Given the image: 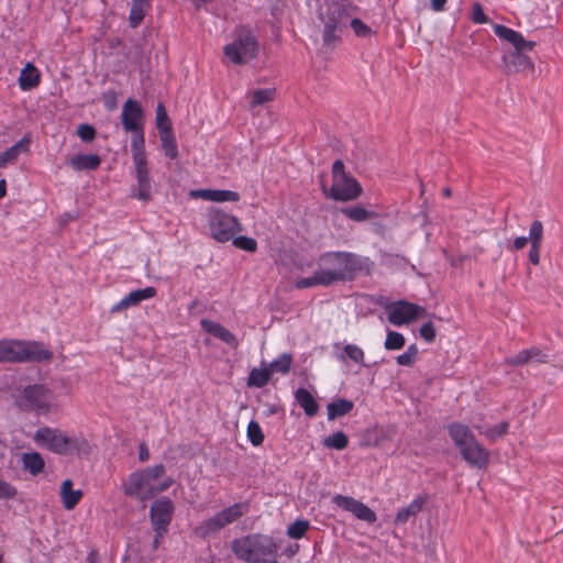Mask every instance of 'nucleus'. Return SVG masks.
I'll list each match as a JSON object with an SVG mask.
<instances>
[{"mask_svg":"<svg viewBox=\"0 0 563 563\" xmlns=\"http://www.w3.org/2000/svg\"><path fill=\"white\" fill-rule=\"evenodd\" d=\"M101 164V158L97 154H79L70 158L69 165L75 170H96Z\"/></svg>","mask_w":563,"mask_h":563,"instance_id":"b1692460","label":"nucleus"},{"mask_svg":"<svg viewBox=\"0 0 563 563\" xmlns=\"http://www.w3.org/2000/svg\"><path fill=\"white\" fill-rule=\"evenodd\" d=\"M169 483H154L141 472H135L129 476V484L124 487V494L144 501L152 499L157 494L167 489Z\"/></svg>","mask_w":563,"mask_h":563,"instance_id":"1a4fd4ad","label":"nucleus"},{"mask_svg":"<svg viewBox=\"0 0 563 563\" xmlns=\"http://www.w3.org/2000/svg\"><path fill=\"white\" fill-rule=\"evenodd\" d=\"M22 466L24 471H27L31 475L36 476L40 474L45 466L44 459L37 452H25L21 456Z\"/></svg>","mask_w":563,"mask_h":563,"instance_id":"cd10ccee","label":"nucleus"},{"mask_svg":"<svg viewBox=\"0 0 563 563\" xmlns=\"http://www.w3.org/2000/svg\"><path fill=\"white\" fill-rule=\"evenodd\" d=\"M150 457V452L145 443H141L139 446V459L142 462L147 461Z\"/></svg>","mask_w":563,"mask_h":563,"instance_id":"338daca9","label":"nucleus"},{"mask_svg":"<svg viewBox=\"0 0 563 563\" xmlns=\"http://www.w3.org/2000/svg\"><path fill=\"white\" fill-rule=\"evenodd\" d=\"M29 143L30 140L27 137H23L14 145L10 146L4 152H2L0 154V168H3L8 164L15 162L22 152L27 151Z\"/></svg>","mask_w":563,"mask_h":563,"instance_id":"bb28decb","label":"nucleus"},{"mask_svg":"<svg viewBox=\"0 0 563 563\" xmlns=\"http://www.w3.org/2000/svg\"><path fill=\"white\" fill-rule=\"evenodd\" d=\"M350 24L357 36L365 37L372 33L371 29L357 18L352 19Z\"/></svg>","mask_w":563,"mask_h":563,"instance_id":"6e6d98bb","label":"nucleus"},{"mask_svg":"<svg viewBox=\"0 0 563 563\" xmlns=\"http://www.w3.org/2000/svg\"><path fill=\"white\" fill-rule=\"evenodd\" d=\"M16 488L0 478V499H12L16 496Z\"/></svg>","mask_w":563,"mask_h":563,"instance_id":"4d7b16f0","label":"nucleus"},{"mask_svg":"<svg viewBox=\"0 0 563 563\" xmlns=\"http://www.w3.org/2000/svg\"><path fill=\"white\" fill-rule=\"evenodd\" d=\"M529 241L531 244H541L543 239V224L539 220H534L529 230Z\"/></svg>","mask_w":563,"mask_h":563,"instance_id":"8fccbe9b","label":"nucleus"},{"mask_svg":"<svg viewBox=\"0 0 563 563\" xmlns=\"http://www.w3.org/2000/svg\"><path fill=\"white\" fill-rule=\"evenodd\" d=\"M460 453L465 462L472 467L485 468L489 462V451L485 449L475 438L465 446H462Z\"/></svg>","mask_w":563,"mask_h":563,"instance_id":"2eb2a0df","label":"nucleus"},{"mask_svg":"<svg viewBox=\"0 0 563 563\" xmlns=\"http://www.w3.org/2000/svg\"><path fill=\"white\" fill-rule=\"evenodd\" d=\"M134 136L131 142V152L134 165H142L147 163L145 153V139L143 129L140 132H134Z\"/></svg>","mask_w":563,"mask_h":563,"instance_id":"c756f323","label":"nucleus"},{"mask_svg":"<svg viewBox=\"0 0 563 563\" xmlns=\"http://www.w3.org/2000/svg\"><path fill=\"white\" fill-rule=\"evenodd\" d=\"M406 340L405 336L396 331L388 330L387 336L384 343L386 350H400L405 346Z\"/></svg>","mask_w":563,"mask_h":563,"instance_id":"c03bdc74","label":"nucleus"},{"mask_svg":"<svg viewBox=\"0 0 563 563\" xmlns=\"http://www.w3.org/2000/svg\"><path fill=\"white\" fill-rule=\"evenodd\" d=\"M224 527L225 525L223 523L221 517L219 516V514H216L214 516H212L211 518L201 523V526L199 527V531L202 537H206L216 531L221 530Z\"/></svg>","mask_w":563,"mask_h":563,"instance_id":"37998d69","label":"nucleus"},{"mask_svg":"<svg viewBox=\"0 0 563 563\" xmlns=\"http://www.w3.org/2000/svg\"><path fill=\"white\" fill-rule=\"evenodd\" d=\"M529 353L528 350L520 351L512 357L506 358L505 363L511 366H520L527 364L529 362Z\"/></svg>","mask_w":563,"mask_h":563,"instance_id":"13d9d810","label":"nucleus"},{"mask_svg":"<svg viewBox=\"0 0 563 563\" xmlns=\"http://www.w3.org/2000/svg\"><path fill=\"white\" fill-rule=\"evenodd\" d=\"M77 135L82 142H91L96 136V129L87 123H82L77 128Z\"/></svg>","mask_w":563,"mask_h":563,"instance_id":"3c124183","label":"nucleus"},{"mask_svg":"<svg viewBox=\"0 0 563 563\" xmlns=\"http://www.w3.org/2000/svg\"><path fill=\"white\" fill-rule=\"evenodd\" d=\"M308 529H309V521L296 520L288 527L287 534L291 539H300L305 536V533L307 532Z\"/></svg>","mask_w":563,"mask_h":563,"instance_id":"de8ad7c7","label":"nucleus"},{"mask_svg":"<svg viewBox=\"0 0 563 563\" xmlns=\"http://www.w3.org/2000/svg\"><path fill=\"white\" fill-rule=\"evenodd\" d=\"M144 112L140 103L134 99H128L122 108L121 122L128 132H140L143 129Z\"/></svg>","mask_w":563,"mask_h":563,"instance_id":"4468645a","label":"nucleus"},{"mask_svg":"<svg viewBox=\"0 0 563 563\" xmlns=\"http://www.w3.org/2000/svg\"><path fill=\"white\" fill-rule=\"evenodd\" d=\"M15 402L20 409L38 415H47L56 409L55 394L44 384L25 386Z\"/></svg>","mask_w":563,"mask_h":563,"instance_id":"20e7f679","label":"nucleus"},{"mask_svg":"<svg viewBox=\"0 0 563 563\" xmlns=\"http://www.w3.org/2000/svg\"><path fill=\"white\" fill-rule=\"evenodd\" d=\"M471 20L476 24H484L489 21L488 16L484 13L481 3L475 2L472 7Z\"/></svg>","mask_w":563,"mask_h":563,"instance_id":"603ef678","label":"nucleus"},{"mask_svg":"<svg viewBox=\"0 0 563 563\" xmlns=\"http://www.w3.org/2000/svg\"><path fill=\"white\" fill-rule=\"evenodd\" d=\"M349 444V438L343 431H336L323 440L328 449L344 450Z\"/></svg>","mask_w":563,"mask_h":563,"instance_id":"ea45409f","label":"nucleus"},{"mask_svg":"<svg viewBox=\"0 0 563 563\" xmlns=\"http://www.w3.org/2000/svg\"><path fill=\"white\" fill-rule=\"evenodd\" d=\"M40 77L38 69L33 64L27 63L20 73L19 86L22 90H31L40 84Z\"/></svg>","mask_w":563,"mask_h":563,"instance_id":"a878e982","label":"nucleus"},{"mask_svg":"<svg viewBox=\"0 0 563 563\" xmlns=\"http://www.w3.org/2000/svg\"><path fill=\"white\" fill-rule=\"evenodd\" d=\"M319 19L324 24L323 44L332 45L340 38L336 31H341L347 23V13L344 5L339 1L327 4L324 10H320Z\"/></svg>","mask_w":563,"mask_h":563,"instance_id":"0eeeda50","label":"nucleus"},{"mask_svg":"<svg viewBox=\"0 0 563 563\" xmlns=\"http://www.w3.org/2000/svg\"><path fill=\"white\" fill-rule=\"evenodd\" d=\"M155 121L159 134L172 132V122L163 103H158L156 107Z\"/></svg>","mask_w":563,"mask_h":563,"instance_id":"79ce46f5","label":"nucleus"},{"mask_svg":"<svg viewBox=\"0 0 563 563\" xmlns=\"http://www.w3.org/2000/svg\"><path fill=\"white\" fill-rule=\"evenodd\" d=\"M449 434L459 449L465 446L475 438L467 426L459 422H453L449 426Z\"/></svg>","mask_w":563,"mask_h":563,"instance_id":"393cba45","label":"nucleus"},{"mask_svg":"<svg viewBox=\"0 0 563 563\" xmlns=\"http://www.w3.org/2000/svg\"><path fill=\"white\" fill-rule=\"evenodd\" d=\"M426 309L408 301H398L388 311V321L395 325H402L423 317Z\"/></svg>","mask_w":563,"mask_h":563,"instance_id":"9b49d317","label":"nucleus"},{"mask_svg":"<svg viewBox=\"0 0 563 563\" xmlns=\"http://www.w3.org/2000/svg\"><path fill=\"white\" fill-rule=\"evenodd\" d=\"M73 481L67 478L60 485V499L67 510L74 509L82 497V490L73 488Z\"/></svg>","mask_w":563,"mask_h":563,"instance_id":"5701e85b","label":"nucleus"},{"mask_svg":"<svg viewBox=\"0 0 563 563\" xmlns=\"http://www.w3.org/2000/svg\"><path fill=\"white\" fill-rule=\"evenodd\" d=\"M269 379H271V374H269L267 367H262V368L254 367L251 369V372L249 374L247 386L263 388L264 386L267 385Z\"/></svg>","mask_w":563,"mask_h":563,"instance_id":"72a5a7b5","label":"nucleus"},{"mask_svg":"<svg viewBox=\"0 0 563 563\" xmlns=\"http://www.w3.org/2000/svg\"><path fill=\"white\" fill-rule=\"evenodd\" d=\"M275 89L268 88V89H257L250 93L251 96V108L258 107L261 104H264L266 102H269L275 97Z\"/></svg>","mask_w":563,"mask_h":563,"instance_id":"a19ab883","label":"nucleus"},{"mask_svg":"<svg viewBox=\"0 0 563 563\" xmlns=\"http://www.w3.org/2000/svg\"><path fill=\"white\" fill-rule=\"evenodd\" d=\"M530 49H516L507 55H504L503 62L505 64L506 73H519L525 70H533L534 64L532 59L525 53Z\"/></svg>","mask_w":563,"mask_h":563,"instance_id":"dca6fc26","label":"nucleus"},{"mask_svg":"<svg viewBox=\"0 0 563 563\" xmlns=\"http://www.w3.org/2000/svg\"><path fill=\"white\" fill-rule=\"evenodd\" d=\"M246 511L245 505L241 503H236L232 506H229L221 511H219V516L221 517L223 523L225 526L236 521Z\"/></svg>","mask_w":563,"mask_h":563,"instance_id":"c9c22d12","label":"nucleus"},{"mask_svg":"<svg viewBox=\"0 0 563 563\" xmlns=\"http://www.w3.org/2000/svg\"><path fill=\"white\" fill-rule=\"evenodd\" d=\"M317 264L325 286L338 282H352L358 274L367 276L374 267L369 257L352 252H325L318 257Z\"/></svg>","mask_w":563,"mask_h":563,"instance_id":"f257e3e1","label":"nucleus"},{"mask_svg":"<svg viewBox=\"0 0 563 563\" xmlns=\"http://www.w3.org/2000/svg\"><path fill=\"white\" fill-rule=\"evenodd\" d=\"M446 0H431V8L434 11H441L444 8Z\"/></svg>","mask_w":563,"mask_h":563,"instance_id":"774afa93","label":"nucleus"},{"mask_svg":"<svg viewBox=\"0 0 563 563\" xmlns=\"http://www.w3.org/2000/svg\"><path fill=\"white\" fill-rule=\"evenodd\" d=\"M247 439L250 440V442L257 446V445H261L264 441V434H263V431L261 429V426L258 424L257 421L255 420H251L249 422V426H247Z\"/></svg>","mask_w":563,"mask_h":563,"instance_id":"49530a36","label":"nucleus"},{"mask_svg":"<svg viewBox=\"0 0 563 563\" xmlns=\"http://www.w3.org/2000/svg\"><path fill=\"white\" fill-rule=\"evenodd\" d=\"M295 398L307 416L313 417L317 415L319 406L310 391L299 388L295 393Z\"/></svg>","mask_w":563,"mask_h":563,"instance_id":"7c9ffc66","label":"nucleus"},{"mask_svg":"<svg viewBox=\"0 0 563 563\" xmlns=\"http://www.w3.org/2000/svg\"><path fill=\"white\" fill-rule=\"evenodd\" d=\"M364 351L356 344H346L343 347V354L338 356V358L342 362H345L346 358H349L356 364L366 366L364 363Z\"/></svg>","mask_w":563,"mask_h":563,"instance_id":"e433bc0d","label":"nucleus"},{"mask_svg":"<svg viewBox=\"0 0 563 563\" xmlns=\"http://www.w3.org/2000/svg\"><path fill=\"white\" fill-rule=\"evenodd\" d=\"M427 503V496H417L408 506L398 510L394 523L396 526L406 525L410 518H415L420 514Z\"/></svg>","mask_w":563,"mask_h":563,"instance_id":"aec40b11","label":"nucleus"},{"mask_svg":"<svg viewBox=\"0 0 563 563\" xmlns=\"http://www.w3.org/2000/svg\"><path fill=\"white\" fill-rule=\"evenodd\" d=\"M207 221L211 236L220 243L231 241L238 232L242 231L238 218L220 208H210Z\"/></svg>","mask_w":563,"mask_h":563,"instance_id":"423d86ee","label":"nucleus"},{"mask_svg":"<svg viewBox=\"0 0 563 563\" xmlns=\"http://www.w3.org/2000/svg\"><path fill=\"white\" fill-rule=\"evenodd\" d=\"M541 244H531L528 257L531 264L539 265L540 263Z\"/></svg>","mask_w":563,"mask_h":563,"instance_id":"bf43d9fd","label":"nucleus"},{"mask_svg":"<svg viewBox=\"0 0 563 563\" xmlns=\"http://www.w3.org/2000/svg\"><path fill=\"white\" fill-rule=\"evenodd\" d=\"M154 532H155V536H154V539H153V542H152V548H153V550H156L159 547V544L162 542V539L167 533V531L154 530Z\"/></svg>","mask_w":563,"mask_h":563,"instance_id":"69168bd1","label":"nucleus"},{"mask_svg":"<svg viewBox=\"0 0 563 563\" xmlns=\"http://www.w3.org/2000/svg\"><path fill=\"white\" fill-rule=\"evenodd\" d=\"M354 408L353 401L345 399V398H339L327 406L328 411V419L334 420L336 418L343 417L352 411Z\"/></svg>","mask_w":563,"mask_h":563,"instance_id":"2f4dec72","label":"nucleus"},{"mask_svg":"<svg viewBox=\"0 0 563 563\" xmlns=\"http://www.w3.org/2000/svg\"><path fill=\"white\" fill-rule=\"evenodd\" d=\"M292 364V356L290 353H283L278 358L271 362L266 367L272 375L273 373H280L287 375L290 372Z\"/></svg>","mask_w":563,"mask_h":563,"instance_id":"473e14b6","label":"nucleus"},{"mask_svg":"<svg viewBox=\"0 0 563 563\" xmlns=\"http://www.w3.org/2000/svg\"><path fill=\"white\" fill-rule=\"evenodd\" d=\"M232 549L239 559L249 563H277V545L267 536H246L235 540Z\"/></svg>","mask_w":563,"mask_h":563,"instance_id":"f03ea898","label":"nucleus"},{"mask_svg":"<svg viewBox=\"0 0 563 563\" xmlns=\"http://www.w3.org/2000/svg\"><path fill=\"white\" fill-rule=\"evenodd\" d=\"M155 295L156 289L151 286L143 289L133 290L123 299H121L118 303L113 305L110 311L111 313H117L132 306H136L143 300L153 298Z\"/></svg>","mask_w":563,"mask_h":563,"instance_id":"a211bd4d","label":"nucleus"},{"mask_svg":"<svg viewBox=\"0 0 563 563\" xmlns=\"http://www.w3.org/2000/svg\"><path fill=\"white\" fill-rule=\"evenodd\" d=\"M34 441L60 455L73 454L88 448L86 440L69 438L60 430L49 427L38 428L35 431Z\"/></svg>","mask_w":563,"mask_h":563,"instance_id":"39448f33","label":"nucleus"},{"mask_svg":"<svg viewBox=\"0 0 563 563\" xmlns=\"http://www.w3.org/2000/svg\"><path fill=\"white\" fill-rule=\"evenodd\" d=\"M529 360H536L539 363L547 362V354H544L540 349L532 347L528 350Z\"/></svg>","mask_w":563,"mask_h":563,"instance_id":"680f3d73","label":"nucleus"},{"mask_svg":"<svg viewBox=\"0 0 563 563\" xmlns=\"http://www.w3.org/2000/svg\"><path fill=\"white\" fill-rule=\"evenodd\" d=\"M494 32L499 38L510 43L516 49H533L536 47V42L526 41L521 33L507 26L494 24Z\"/></svg>","mask_w":563,"mask_h":563,"instance_id":"f3484780","label":"nucleus"},{"mask_svg":"<svg viewBox=\"0 0 563 563\" xmlns=\"http://www.w3.org/2000/svg\"><path fill=\"white\" fill-rule=\"evenodd\" d=\"M328 197L338 201H351L357 199L362 195V186L352 176L346 175L334 179L329 192L324 188Z\"/></svg>","mask_w":563,"mask_h":563,"instance_id":"9d476101","label":"nucleus"},{"mask_svg":"<svg viewBox=\"0 0 563 563\" xmlns=\"http://www.w3.org/2000/svg\"><path fill=\"white\" fill-rule=\"evenodd\" d=\"M173 512L174 506L168 497L156 499L150 508V519L153 530L168 531Z\"/></svg>","mask_w":563,"mask_h":563,"instance_id":"f8f14e48","label":"nucleus"},{"mask_svg":"<svg viewBox=\"0 0 563 563\" xmlns=\"http://www.w3.org/2000/svg\"><path fill=\"white\" fill-rule=\"evenodd\" d=\"M396 362L401 366H412L416 360L405 352L396 357Z\"/></svg>","mask_w":563,"mask_h":563,"instance_id":"e2e57ef3","label":"nucleus"},{"mask_svg":"<svg viewBox=\"0 0 563 563\" xmlns=\"http://www.w3.org/2000/svg\"><path fill=\"white\" fill-rule=\"evenodd\" d=\"M314 286H325V280L319 269H317L312 276L300 278L296 283V287L298 289H306Z\"/></svg>","mask_w":563,"mask_h":563,"instance_id":"a18cd8bd","label":"nucleus"},{"mask_svg":"<svg viewBox=\"0 0 563 563\" xmlns=\"http://www.w3.org/2000/svg\"><path fill=\"white\" fill-rule=\"evenodd\" d=\"M476 429L479 431L481 434L485 435L487 440L493 442L496 439L507 434L509 423L507 421H501L500 423L493 427L476 426Z\"/></svg>","mask_w":563,"mask_h":563,"instance_id":"f704fd0d","label":"nucleus"},{"mask_svg":"<svg viewBox=\"0 0 563 563\" xmlns=\"http://www.w3.org/2000/svg\"><path fill=\"white\" fill-rule=\"evenodd\" d=\"M159 139L165 156L169 159H176L178 157V146L173 132L161 133Z\"/></svg>","mask_w":563,"mask_h":563,"instance_id":"58836bf2","label":"nucleus"},{"mask_svg":"<svg viewBox=\"0 0 563 563\" xmlns=\"http://www.w3.org/2000/svg\"><path fill=\"white\" fill-rule=\"evenodd\" d=\"M143 475H145L147 478L153 481L154 483H157V479L161 478L165 473V467L163 464H157L152 467H147L146 470L141 471Z\"/></svg>","mask_w":563,"mask_h":563,"instance_id":"864d4df0","label":"nucleus"},{"mask_svg":"<svg viewBox=\"0 0 563 563\" xmlns=\"http://www.w3.org/2000/svg\"><path fill=\"white\" fill-rule=\"evenodd\" d=\"M147 4L148 0H133L129 16L131 27H136L142 22Z\"/></svg>","mask_w":563,"mask_h":563,"instance_id":"4c0bfd02","label":"nucleus"},{"mask_svg":"<svg viewBox=\"0 0 563 563\" xmlns=\"http://www.w3.org/2000/svg\"><path fill=\"white\" fill-rule=\"evenodd\" d=\"M135 173L137 179V194L136 198L142 201H148L151 199V179L147 168V163L142 165H135Z\"/></svg>","mask_w":563,"mask_h":563,"instance_id":"4be33fe9","label":"nucleus"},{"mask_svg":"<svg viewBox=\"0 0 563 563\" xmlns=\"http://www.w3.org/2000/svg\"><path fill=\"white\" fill-rule=\"evenodd\" d=\"M332 500L338 507L352 512L360 520L367 523H374L377 520V516L374 510L353 497L335 495Z\"/></svg>","mask_w":563,"mask_h":563,"instance_id":"ddd939ff","label":"nucleus"},{"mask_svg":"<svg viewBox=\"0 0 563 563\" xmlns=\"http://www.w3.org/2000/svg\"><path fill=\"white\" fill-rule=\"evenodd\" d=\"M53 353L38 342L0 340V363L49 361Z\"/></svg>","mask_w":563,"mask_h":563,"instance_id":"7ed1b4c3","label":"nucleus"},{"mask_svg":"<svg viewBox=\"0 0 563 563\" xmlns=\"http://www.w3.org/2000/svg\"><path fill=\"white\" fill-rule=\"evenodd\" d=\"M342 214L355 222H364L369 219L378 218L379 214L373 210H367L360 205H354L341 209Z\"/></svg>","mask_w":563,"mask_h":563,"instance_id":"c85d7f7f","label":"nucleus"},{"mask_svg":"<svg viewBox=\"0 0 563 563\" xmlns=\"http://www.w3.org/2000/svg\"><path fill=\"white\" fill-rule=\"evenodd\" d=\"M201 327L207 333L221 340L222 342L227 343L228 345H230L232 347H238L239 341H238L236 336L230 330L224 328L222 324L214 322L212 320L203 319V320H201Z\"/></svg>","mask_w":563,"mask_h":563,"instance_id":"6ab92c4d","label":"nucleus"},{"mask_svg":"<svg viewBox=\"0 0 563 563\" xmlns=\"http://www.w3.org/2000/svg\"><path fill=\"white\" fill-rule=\"evenodd\" d=\"M192 197H200L209 201L224 202V201H239L240 195L236 191L224 189H200L194 190L190 194Z\"/></svg>","mask_w":563,"mask_h":563,"instance_id":"412c9836","label":"nucleus"},{"mask_svg":"<svg viewBox=\"0 0 563 563\" xmlns=\"http://www.w3.org/2000/svg\"><path fill=\"white\" fill-rule=\"evenodd\" d=\"M529 242V239L528 236H517L515 240H514V243H512V249L514 250H522L526 247L527 243Z\"/></svg>","mask_w":563,"mask_h":563,"instance_id":"0e129e2a","label":"nucleus"},{"mask_svg":"<svg viewBox=\"0 0 563 563\" xmlns=\"http://www.w3.org/2000/svg\"><path fill=\"white\" fill-rule=\"evenodd\" d=\"M232 243L235 247H238L240 250L247 251V252H255L257 249L256 240L253 238L244 236V235H241V236L234 235L232 239Z\"/></svg>","mask_w":563,"mask_h":563,"instance_id":"09e8293b","label":"nucleus"},{"mask_svg":"<svg viewBox=\"0 0 563 563\" xmlns=\"http://www.w3.org/2000/svg\"><path fill=\"white\" fill-rule=\"evenodd\" d=\"M347 174L344 170V164L342 161L336 159L332 165V176L333 180L340 177L346 176Z\"/></svg>","mask_w":563,"mask_h":563,"instance_id":"052dcab7","label":"nucleus"},{"mask_svg":"<svg viewBox=\"0 0 563 563\" xmlns=\"http://www.w3.org/2000/svg\"><path fill=\"white\" fill-rule=\"evenodd\" d=\"M258 52V43L250 32L242 30L231 44L224 46V55L236 65L246 64L254 59Z\"/></svg>","mask_w":563,"mask_h":563,"instance_id":"6e6552de","label":"nucleus"},{"mask_svg":"<svg viewBox=\"0 0 563 563\" xmlns=\"http://www.w3.org/2000/svg\"><path fill=\"white\" fill-rule=\"evenodd\" d=\"M419 334L426 342H433L437 335L433 323L431 321L423 323L419 330Z\"/></svg>","mask_w":563,"mask_h":563,"instance_id":"5fc2aeb1","label":"nucleus"}]
</instances>
